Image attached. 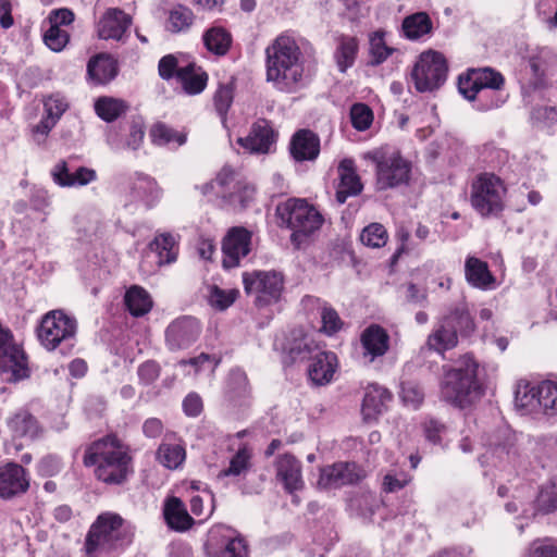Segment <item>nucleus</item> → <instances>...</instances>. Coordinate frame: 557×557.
<instances>
[{
  "mask_svg": "<svg viewBox=\"0 0 557 557\" xmlns=\"http://www.w3.org/2000/svg\"><path fill=\"white\" fill-rule=\"evenodd\" d=\"M433 24L425 12H417L406 16L401 24L403 36L409 40H418L432 32Z\"/></svg>",
  "mask_w": 557,
  "mask_h": 557,
  "instance_id": "473e14b6",
  "label": "nucleus"
},
{
  "mask_svg": "<svg viewBox=\"0 0 557 557\" xmlns=\"http://www.w3.org/2000/svg\"><path fill=\"white\" fill-rule=\"evenodd\" d=\"M252 233L244 226L231 227L222 242L223 267L232 269L239 265L240 260L251 250Z\"/></svg>",
  "mask_w": 557,
  "mask_h": 557,
  "instance_id": "f3484780",
  "label": "nucleus"
},
{
  "mask_svg": "<svg viewBox=\"0 0 557 557\" xmlns=\"http://www.w3.org/2000/svg\"><path fill=\"white\" fill-rule=\"evenodd\" d=\"M338 175L339 184L336 190V200L343 205L347 198L359 195L363 189V185L351 159H344L339 162Z\"/></svg>",
  "mask_w": 557,
  "mask_h": 557,
  "instance_id": "393cba45",
  "label": "nucleus"
},
{
  "mask_svg": "<svg viewBox=\"0 0 557 557\" xmlns=\"http://www.w3.org/2000/svg\"><path fill=\"white\" fill-rule=\"evenodd\" d=\"M507 185L492 172L475 175L470 184V205L484 219L499 216L506 206Z\"/></svg>",
  "mask_w": 557,
  "mask_h": 557,
  "instance_id": "0eeeda50",
  "label": "nucleus"
},
{
  "mask_svg": "<svg viewBox=\"0 0 557 557\" xmlns=\"http://www.w3.org/2000/svg\"><path fill=\"white\" fill-rule=\"evenodd\" d=\"M305 62L297 38L283 33L265 48L267 81L281 91L295 92L308 81Z\"/></svg>",
  "mask_w": 557,
  "mask_h": 557,
  "instance_id": "f257e3e1",
  "label": "nucleus"
},
{
  "mask_svg": "<svg viewBox=\"0 0 557 557\" xmlns=\"http://www.w3.org/2000/svg\"><path fill=\"white\" fill-rule=\"evenodd\" d=\"M149 247L157 253L159 265L170 264L177 258L178 245L175 237L170 233L157 235Z\"/></svg>",
  "mask_w": 557,
  "mask_h": 557,
  "instance_id": "e433bc0d",
  "label": "nucleus"
},
{
  "mask_svg": "<svg viewBox=\"0 0 557 557\" xmlns=\"http://www.w3.org/2000/svg\"><path fill=\"white\" fill-rule=\"evenodd\" d=\"M132 16L119 8H109L96 23L98 38L124 42L132 26Z\"/></svg>",
  "mask_w": 557,
  "mask_h": 557,
  "instance_id": "6ab92c4d",
  "label": "nucleus"
},
{
  "mask_svg": "<svg viewBox=\"0 0 557 557\" xmlns=\"http://www.w3.org/2000/svg\"><path fill=\"white\" fill-rule=\"evenodd\" d=\"M133 541V533L123 518L113 512H104L91 524L86 539L87 557H110L123 550Z\"/></svg>",
  "mask_w": 557,
  "mask_h": 557,
  "instance_id": "39448f33",
  "label": "nucleus"
},
{
  "mask_svg": "<svg viewBox=\"0 0 557 557\" xmlns=\"http://www.w3.org/2000/svg\"><path fill=\"white\" fill-rule=\"evenodd\" d=\"M243 180L244 178L231 166H223L214 178L216 187L219 188L216 195L227 200V194L237 188L236 181Z\"/></svg>",
  "mask_w": 557,
  "mask_h": 557,
  "instance_id": "3c124183",
  "label": "nucleus"
},
{
  "mask_svg": "<svg viewBox=\"0 0 557 557\" xmlns=\"http://www.w3.org/2000/svg\"><path fill=\"white\" fill-rule=\"evenodd\" d=\"M132 461L128 447L112 434L89 444L83 458L84 466L95 467L99 481L116 485L124 483L133 472Z\"/></svg>",
  "mask_w": 557,
  "mask_h": 557,
  "instance_id": "f03ea898",
  "label": "nucleus"
},
{
  "mask_svg": "<svg viewBox=\"0 0 557 557\" xmlns=\"http://www.w3.org/2000/svg\"><path fill=\"white\" fill-rule=\"evenodd\" d=\"M289 151L298 162L313 161L320 153V138L310 129H299L292 137Z\"/></svg>",
  "mask_w": 557,
  "mask_h": 557,
  "instance_id": "b1692460",
  "label": "nucleus"
},
{
  "mask_svg": "<svg viewBox=\"0 0 557 557\" xmlns=\"http://www.w3.org/2000/svg\"><path fill=\"white\" fill-rule=\"evenodd\" d=\"M87 74L97 85L108 84L117 75L116 62L107 54H98L89 60Z\"/></svg>",
  "mask_w": 557,
  "mask_h": 557,
  "instance_id": "c756f323",
  "label": "nucleus"
},
{
  "mask_svg": "<svg viewBox=\"0 0 557 557\" xmlns=\"http://www.w3.org/2000/svg\"><path fill=\"white\" fill-rule=\"evenodd\" d=\"M536 8L550 27H557V0H539Z\"/></svg>",
  "mask_w": 557,
  "mask_h": 557,
  "instance_id": "338daca9",
  "label": "nucleus"
},
{
  "mask_svg": "<svg viewBox=\"0 0 557 557\" xmlns=\"http://www.w3.org/2000/svg\"><path fill=\"white\" fill-rule=\"evenodd\" d=\"M444 322L462 335H470L474 331V321L466 302L457 304L445 317Z\"/></svg>",
  "mask_w": 557,
  "mask_h": 557,
  "instance_id": "4c0bfd02",
  "label": "nucleus"
},
{
  "mask_svg": "<svg viewBox=\"0 0 557 557\" xmlns=\"http://www.w3.org/2000/svg\"><path fill=\"white\" fill-rule=\"evenodd\" d=\"M207 545L211 557H248L245 540L236 530L223 524L210 529Z\"/></svg>",
  "mask_w": 557,
  "mask_h": 557,
  "instance_id": "4468645a",
  "label": "nucleus"
},
{
  "mask_svg": "<svg viewBox=\"0 0 557 557\" xmlns=\"http://www.w3.org/2000/svg\"><path fill=\"white\" fill-rule=\"evenodd\" d=\"M290 354L295 358H310L308 366L309 380L318 386L329 384L337 369V357L332 351L319 350L318 345L310 336H304L290 347Z\"/></svg>",
  "mask_w": 557,
  "mask_h": 557,
  "instance_id": "9d476101",
  "label": "nucleus"
},
{
  "mask_svg": "<svg viewBox=\"0 0 557 557\" xmlns=\"http://www.w3.org/2000/svg\"><path fill=\"white\" fill-rule=\"evenodd\" d=\"M134 191L145 201L147 207L154 206L162 196L157 181L148 175L139 174L134 183Z\"/></svg>",
  "mask_w": 557,
  "mask_h": 557,
  "instance_id": "c03bdc74",
  "label": "nucleus"
},
{
  "mask_svg": "<svg viewBox=\"0 0 557 557\" xmlns=\"http://www.w3.org/2000/svg\"><path fill=\"white\" fill-rule=\"evenodd\" d=\"M252 449L242 445L230 460L227 468L220 471L219 476H245L251 468Z\"/></svg>",
  "mask_w": 557,
  "mask_h": 557,
  "instance_id": "58836bf2",
  "label": "nucleus"
},
{
  "mask_svg": "<svg viewBox=\"0 0 557 557\" xmlns=\"http://www.w3.org/2000/svg\"><path fill=\"white\" fill-rule=\"evenodd\" d=\"M360 344L362 347V357L367 362L372 363L388 351L389 335L381 325L371 324L362 331Z\"/></svg>",
  "mask_w": 557,
  "mask_h": 557,
  "instance_id": "412c9836",
  "label": "nucleus"
},
{
  "mask_svg": "<svg viewBox=\"0 0 557 557\" xmlns=\"http://www.w3.org/2000/svg\"><path fill=\"white\" fill-rule=\"evenodd\" d=\"M530 557H557V543L549 539L534 543Z\"/></svg>",
  "mask_w": 557,
  "mask_h": 557,
  "instance_id": "774afa93",
  "label": "nucleus"
},
{
  "mask_svg": "<svg viewBox=\"0 0 557 557\" xmlns=\"http://www.w3.org/2000/svg\"><path fill=\"white\" fill-rule=\"evenodd\" d=\"M275 213L278 225L292 232L290 244L297 250L308 246L324 223L322 213L313 205L301 198H288L280 202L276 206Z\"/></svg>",
  "mask_w": 557,
  "mask_h": 557,
  "instance_id": "20e7f679",
  "label": "nucleus"
},
{
  "mask_svg": "<svg viewBox=\"0 0 557 557\" xmlns=\"http://www.w3.org/2000/svg\"><path fill=\"white\" fill-rule=\"evenodd\" d=\"M74 13L72 10L66 8L52 10L48 17L47 22L50 26L62 28V26H69L74 22Z\"/></svg>",
  "mask_w": 557,
  "mask_h": 557,
  "instance_id": "e2e57ef3",
  "label": "nucleus"
},
{
  "mask_svg": "<svg viewBox=\"0 0 557 557\" xmlns=\"http://www.w3.org/2000/svg\"><path fill=\"white\" fill-rule=\"evenodd\" d=\"M207 50L215 55H225L232 46L231 33L222 26H212L202 35Z\"/></svg>",
  "mask_w": 557,
  "mask_h": 557,
  "instance_id": "f704fd0d",
  "label": "nucleus"
},
{
  "mask_svg": "<svg viewBox=\"0 0 557 557\" xmlns=\"http://www.w3.org/2000/svg\"><path fill=\"white\" fill-rule=\"evenodd\" d=\"M128 109L126 101L113 97H100L95 102L97 115L106 121L113 122L123 115Z\"/></svg>",
  "mask_w": 557,
  "mask_h": 557,
  "instance_id": "37998d69",
  "label": "nucleus"
},
{
  "mask_svg": "<svg viewBox=\"0 0 557 557\" xmlns=\"http://www.w3.org/2000/svg\"><path fill=\"white\" fill-rule=\"evenodd\" d=\"M534 510L540 515H550L557 511V476L540 485L534 499Z\"/></svg>",
  "mask_w": 557,
  "mask_h": 557,
  "instance_id": "c9c22d12",
  "label": "nucleus"
},
{
  "mask_svg": "<svg viewBox=\"0 0 557 557\" xmlns=\"http://www.w3.org/2000/svg\"><path fill=\"white\" fill-rule=\"evenodd\" d=\"M0 373H10V380L18 381L29 375L27 358L11 331L0 324Z\"/></svg>",
  "mask_w": 557,
  "mask_h": 557,
  "instance_id": "ddd939ff",
  "label": "nucleus"
},
{
  "mask_svg": "<svg viewBox=\"0 0 557 557\" xmlns=\"http://www.w3.org/2000/svg\"><path fill=\"white\" fill-rule=\"evenodd\" d=\"M392 393L379 385L369 384L366 388L361 413L366 421L376 420L387 409L388 403L392 400Z\"/></svg>",
  "mask_w": 557,
  "mask_h": 557,
  "instance_id": "5701e85b",
  "label": "nucleus"
},
{
  "mask_svg": "<svg viewBox=\"0 0 557 557\" xmlns=\"http://www.w3.org/2000/svg\"><path fill=\"white\" fill-rule=\"evenodd\" d=\"M47 116L58 121L69 108L67 99L60 92L47 97L44 101Z\"/></svg>",
  "mask_w": 557,
  "mask_h": 557,
  "instance_id": "13d9d810",
  "label": "nucleus"
},
{
  "mask_svg": "<svg viewBox=\"0 0 557 557\" xmlns=\"http://www.w3.org/2000/svg\"><path fill=\"white\" fill-rule=\"evenodd\" d=\"M388 239L386 228L381 223H371L366 226L361 234L360 240L363 245L371 248L383 247Z\"/></svg>",
  "mask_w": 557,
  "mask_h": 557,
  "instance_id": "09e8293b",
  "label": "nucleus"
},
{
  "mask_svg": "<svg viewBox=\"0 0 557 557\" xmlns=\"http://www.w3.org/2000/svg\"><path fill=\"white\" fill-rule=\"evenodd\" d=\"M238 297L237 289H222L216 285L208 287V304L215 310L223 311L231 307Z\"/></svg>",
  "mask_w": 557,
  "mask_h": 557,
  "instance_id": "49530a36",
  "label": "nucleus"
},
{
  "mask_svg": "<svg viewBox=\"0 0 557 557\" xmlns=\"http://www.w3.org/2000/svg\"><path fill=\"white\" fill-rule=\"evenodd\" d=\"M358 50L359 42L356 37L342 35L337 39L334 59L339 72L345 73L354 65Z\"/></svg>",
  "mask_w": 557,
  "mask_h": 557,
  "instance_id": "72a5a7b5",
  "label": "nucleus"
},
{
  "mask_svg": "<svg viewBox=\"0 0 557 557\" xmlns=\"http://www.w3.org/2000/svg\"><path fill=\"white\" fill-rule=\"evenodd\" d=\"M196 16L189 8L178 4L169 11L165 27L173 34L185 33L189 30Z\"/></svg>",
  "mask_w": 557,
  "mask_h": 557,
  "instance_id": "79ce46f5",
  "label": "nucleus"
},
{
  "mask_svg": "<svg viewBox=\"0 0 557 557\" xmlns=\"http://www.w3.org/2000/svg\"><path fill=\"white\" fill-rule=\"evenodd\" d=\"M124 304L133 317H143L150 312L153 301L144 287L133 285L125 293Z\"/></svg>",
  "mask_w": 557,
  "mask_h": 557,
  "instance_id": "2f4dec72",
  "label": "nucleus"
},
{
  "mask_svg": "<svg viewBox=\"0 0 557 557\" xmlns=\"http://www.w3.org/2000/svg\"><path fill=\"white\" fill-rule=\"evenodd\" d=\"M458 343L456 330L449 327L445 322L436 327L428 337L426 345L430 349L443 354L454 348Z\"/></svg>",
  "mask_w": 557,
  "mask_h": 557,
  "instance_id": "a19ab883",
  "label": "nucleus"
},
{
  "mask_svg": "<svg viewBox=\"0 0 557 557\" xmlns=\"http://www.w3.org/2000/svg\"><path fill=\"white\" fill-rule=\"evenodd\" d=\"M539 409L548 417L557 414V381L545 380L537 384Z\"/></svg>",
  "mask_w": 557,
  "mask_h": 557,
  "instance_id": "ea45409f",
  "label": "nucleus"
},
{
  "mask_svg": "<svg viewBox=\"0 0 557 557\" xmlns=\"http://www.w3.org/2000/svg\"><path fill=\"white\" fill-rule=\"evenodd\" d=\"M448 64L437 51L422 52L410 72V78L419 92H432L441 88L447 79Z\"/></svg>",
  "mask_w": 557,
  "mask_h": 557,
  "instance_id": "9b49d317",
  "label": "nucleus"
},
{
  "mask_svg": "<svg viewBox=\"0 0 557 557\" xmlns=\"http://www.w3.org/2000/svg\"><path fill=\"white\" fill-rule=\"evenodd\" d=\"M235 86L233 83L221 84L216 89L213 102L220 117L225 121L227 112L234 100Z\"/></svg>",
  "mask_w": 557,
  "mask_h": 557,
  "instance_id": "8fccbe9b",
  "label": "nucleus"
},
{
  "mask_svg": "<svg viewBox=\"0 0 557 557\" xmlns=\"http://www.w3.org/2000/svg\"><path fill=\"white\" fill-rule=\"evenodd\" d=\"M72 175L64 160L59 161L51 170L53 182L61 187H73Z\"/></svg>",
  "mask_w": 557,
  "mask_h": 557,
  "instance_id": "69168bd1",
  "label": "nucleus"
},
{
  "mask_svg": "<svg viewBox=\"0 0 557 557\" xmlns=\"http://www.w3.org/2000/svg\"><path fill=\"white\" fill-rule=\"evenodd\" d=\"M70 34L63 28H57L53 26L48 27L44 34V41L49 49L54 52L62 51L69 44Z\"/></svg>",
  "mask_w": 557,
  "mask_h": 557,
  "instance_id": "4d7b16f0",
  "label": "nucleus"
},
{
  "mask_svg": "<svg viewBox=\"0 0 557 557\" xmlns=\"http://www.w3.org/2000/svg\"><path fill=\"white\" fill-rule=\"evenodd\" d=\"M364 478L366 471L356 462H335L321 469L318 484L332 490L357 484Z\"/></svg>",
  "mask_w": 557,
  "mask_h": 557,
  "instance_id": "dca6fc26",
  "label": "nucleus"
},
{
  "mask_svg": "<svg viewBox=\"0 0 557 557\" xmlns=\"http://www.w3.org/2000/svg\"><path fill=\"white\" fill-rule=\"evenodd\" d=\"M76 319L60 309L44 314L36 327L41 346L49 351L60 348L62 354L71 352L76 342Z\"/></svg>",
  "mask_w": 557,
  "mask_h": 557,
  "instance_id": "6e6552de",
  "label": "nucleus"
},
{
  "mask_svg": "<svg viewBox=\"0 0 557 557\" xmlns=\"http://www.w3.org/2000/svg\"><path fill=\"white\" fill-rule=\"evenodd\" d=\"M321 331L331 336L337 333L343 327V321L337 311L331 306L324 305L321 308Z\"/></svg>",
  "mask_w": 557,
  "mask_h": 557,
  "instance_id": "6e6d98bb",
  "label": "nucleus"
},
{
  "mask_svg": "<svg viewBox=\"0 0 557 557\" xmlns=\"http://www.w3.org/2000/svg\"><path fill=\"white\" fill-rule=\"evenodd\" d=\"M478 373L479 362L470 354L461 356L454 366L443 367L441 398L460 409L479 401L485 387Z\"/></svg>",
  "mask_w": 557,
  "mask_h": 557,
  "instance_id": "7ed1b4c3",
  "label": "nucleus"
},
{
  "mask_svg": "<svg viewBox=\"0 0 557 557\" xmlns=\"http://www.w3.org/2000/svg\"><path fill=\"white\" fill-rule=\"evenodd\" d=\"M400 395L404 403L411 405L414 408L423 401L424 397L422 389L411 382L403 383Z\"/></svg>",
  "mask_w": 557,
  "mask_h": 557,
  "instance_id": "680f3d73",
  "label": "nucleus"
},
{
  "mask_svg": "<svg viewBox=\"0 0 557 557\" xmlns=\"http://www.w3.org/2000/svg\"><path fill=\"white\" fill-rule=\"evenodd\" d=\"M161 367L154 360H147L137 369L138 379L143 385H151L154 383L159 379Z\"/></svg>",
  "mask_w": 557,
  "mask_h": 557,
  "instance_id": "052dcab7",
  "label": "nucleus"
},
{
  "mask_svg": "<svg viewBox=\"0 0 557 557\" xmlns=\"http://www.w3.org/2000/svg\"><path fill=\"white\" fill-rule=\"evenodd\" d=\"M245 292L255 296V302L264 307L278 301L284 288L283 274L277 271H252L243 274Z\"/></svg>",
  "mask_w": 557,
  "mask_h": 557,
  "instance_id": "f8f14e48",
  "label": "nucleus"
},
{
  "mask_svg": "<svg viewBox=\"0 0 557 557\" xmlns=\"http://www.w3.org/2000/svg\"><path fill=\"white\" fill-rule=\"evenodd\" d=\"M150 137L151 140L159 146L166 145L172 141H175L181 146L186 141V137L184 135L176 133L163 123H158L151 127Z\"/></svg>",
  "mask_w": 557,
  "mask_h": 557,
  "instance_id": "864d4df0",
  "label": "nucleus"
},
{
  "mask_svg": "<svg viewBox=\"0 0 557 557\" xmlns=\"http://www.w3.org/2000/svg\"><path fill=\"white\" fill-rule=\"evenodd\" d=\"M156 460L168 470L181 469L186 460L185 445L165 436L156 450Z\"/></svg>",
  "mask_w": 557,
  "mask_h": 557,
  "instance_id": "bb28decb",
  "label": "nucleus"
},
{
  "mask_svg": "<svg viewBox=\"0 0 557 557\" xmlns=\"http://www.w3.org/2000/svg\"><path fill=\"white\" fill-rule=\"evenodd\" d=\"M465 275L467 282L479 289H491L495 283V277L490 271L488 264L476 257L466 259Z\"/></svg>",
  "mask_w": 557,
  "mask_h": 557,
  "instance_id": "cd10ccee",
  "label": "nucleus"
},
{
  "mask_svg": "<svg viewBox=\"0 0 557 557\" xmlns=\"http://www.w3.org/2000/svg\"><path fill=\"white\" fill-rule=\"evenodd\" d=\"M410 481L411 476L405 471H389L383 478V491L386 493L398 492L403 490Z\"/></svg>",
  "mask_w": 557,
  "mask_h": 557,
  "instance_id": "bf43d9fd",
  "label": "nucleus"
},
{
  "mask_svg": "<svg viewBox=\"0 0 557 557\" xmlns=\"http://www.w3.org/2000/svg\"><path fill=\"white\" fill-rule=\"evenodd\" d=\"M505 85L503 74L492 67L469 69L459 76L458 89L470 101H476V108L488 111L502 107L507 96L500 90Z\"/></svg>",
  "mask_w": 557,
  "mask_h": 557,
  "instance_id": "423d86ee",
  "label": "nucleus"
},
{
  "mask_svg": "<svg viewBox=\"0 0 557 557\" xmlns=\"http://www.w3.org/2000/svg\"><path fill=\"white\" fill-rule=\"evenodd\" d=\"M276 478L284 485L287 493L292 494L304 487L300 461L290 454H284L275 460Z\"/></svg>",
  "mask_w": 557,
  "mask_h": 557,
  "instance_id": "4be33fe9",
  "label": "nucleus"
},
{
  "mask_svg": "<svg viewBox=\"0 0 557 557\" xmlns=\"http://www.w3.org/2000/svg\"><path fill=\"white\" fill-rule=\"evenodd\" d=\"M162 515L166 525L177 532H185L194 524V519L188 513L184 502L176 496L164 499Z\"/></svg>",
  "mask_w": 557,
  "mask_h": 557,
  "instance_id": "a878e982",
  "label": "nucleus"
},
{
  "mask_svg": "<svg viewBox=\"0 0 557 557\" xmlns=\"http://www.w3.org/2000/svg\"><path fill=\"white\" fill-rule=\"evenodd\" d=\"M236 186L237 188L227 194V201L234 207L244 209L253 200L256 188L246 180L236 181Z\"/></svg>",
  "mask_w": 557,
  "mask_h": 557,
  "instance_id": "de8ad7c7",
  "label": "nucleus"
},
{
  "mask_svg": "<svg viewBox=\"0 0 557 557\" xmlns=\"http://www.w3.org/2000/svg\"><path fill=\"white\" fill-rule=\"evenodd\" d=\"M277 136L270 121L258 119L252 123L248 135L239 137L237 144L249 153L268 154L272 152Z\"/></svg>",
  "mask_w": 557,
  "mask_h": 557,
  "instance_id": "a211bd4d",
  "label": "nucleus"
},
{
  "mask_svg": "<svg viewBox=\"0 0 557 557\" xmlns=\"http://www.w3.org/2000/svg\"><path fill=\"white\" fill-rule=\"evenodd\" d=\"M7 425L14 438L34 440L40 432L37 420L26 410H20L11 416Z\"/></svg>",
  "mask_w": 557,
  "mask_h": 557,
  "instance_id": "c85d7f7f",
  "label": "nucleus"
},
{
  "mask_svg": "<svg viewBox=\"0 0 557 557\" xmlns=\"http://www.w3.org/2000/svg\"><path fill=\"white\" fill-rule=\"evenodd\" d=\"M177 59L173 54L162 57L158 64V73L164 81H170L174 76L177 78Z\"/></svg>",
  "mask_w": 557,
  "mask_h": 557,
  "instance_id": "0e129e2a",
  "label": "nucleus"
},
{
  "mask_svg": "<svg viewBox=\"0 0 557 557\" xmlns=\"http://www.w3.org/2000/svg\"><path fill=\"white\" fill-rule=\"evenodd\" d=\"M385 32L379 29L371 34L369 39L370 57L372 65H380L394 52V49L385 42Z\"/></svg>",
  "mask_w": 557,
  "mask_h": 557,
  "instance_id": "a18cd8bd",
  "label": "nucleus"
},
{
  "mask_svg": "<svg viewBox=\"0 0 557 557\" xmlns=\"http://www.w3.org/2000/svg\"><path fill=\"white\" fill-rule=\"evenodd\" d=\"M202 332L201 323L190 315L173 320L165 330V343L171 351L186 349L197 342Z\"/></svg>",
  "mask_w": 557,
  "mask_h": 557,
  "instance_id": "2eb2a0df",
  "label": "nucleus"
},
{
  "mask_svg": "<svg viewBox=\"0 0 557 557\" xmlns=\"http://www.w3.org/2000/svg\"><path fill=\"white\" fill-rule=\"evenodd\" d=\"M29 476L18 463L8 462L0 467V497L11 499L27 492Z\"/></svg>",
  "mask_w": 557,
  "mask_h": 557,
  "instance_id": "aec40b11",
  "label": "nucleus"
},
{
  "mask_svg": "<svg viewBox=\"0 0 557 557\" xmlns=\"http://www.w3.org/2000/svg\"><path fill=\"white\" fill-rule=\"evenodd\" d=\"M350 121L354 128L359 132L368 129L373 122V112L364 103H355L350 108Z\"/></svg>",
  "mask_w": 557,
  "mask_h": 557,
  "instance_id": "5fc2aeb1",
  "label": "nucleus"
},
{
  "mask_svg": "<svg viewBox=\"0 0 557 557\" xmlns=\"http://www.w3.org/2000/svg\"><path fill=\"white\" fill-rule=\"evenodd\" d=\"M362 158L375 165L377 190L393 189L409 183L411 162L406 160L399 151L376 148L364 152Z\"/></svg>",
  "mask_w": 557,
  "mask_h": 557,
  "instance_id": "1a4fd4ad",
  "label": "nucleus"
},
{
  "mask_svg": "<svg viewBox=\"0 0 557 557\" xmlns=\"http://www.w3.org/2000/svg\"><path fill=\"white\" fill-rule=\"evenodd\" d=\"M177 79L187 95H198L207 87L208 74L195 63H189L178 70Z\"/></svg>",
  "mask_w": 557,
  "mask_h": 557,
  "instance_id": "7c9ffc66",
  "label": "nucleus"
},
{
  "mask_svg": "<svg viewBox=\"0 0 557 557\" xmlns=\"http://www.w3.org/2000/svg\"><path fill=\"white\" fill-rule=\"evenodd\" d=\"M537 385H519L515 393V404L518 408L528 412L533 411L537 405Z\"/></svg>",
  "mask_w": 557,
  "mask_h": 557,
  "instance_id": "603ef678",
  "label": "nucleus"
}]
</instances>
